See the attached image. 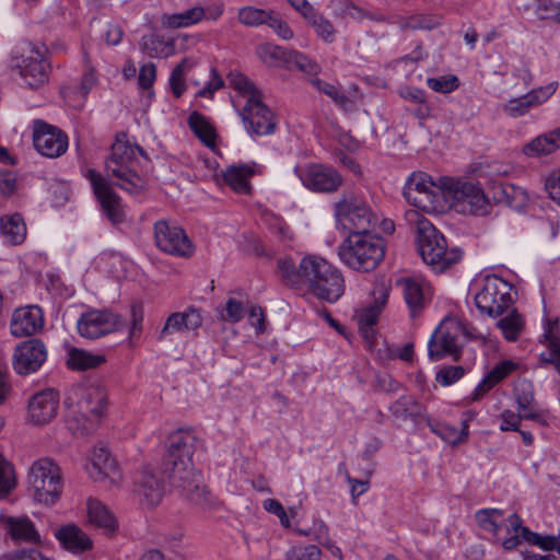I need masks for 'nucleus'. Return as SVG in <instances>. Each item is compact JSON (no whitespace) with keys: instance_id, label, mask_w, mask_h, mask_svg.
<instances>
[{"instance_id":"ddd939ff","label":"nucleus","mask_w":560,"mask_h":560,"mask_svg":"<svg viewBox=\"0 0 560 560\" xmlns=\"http://www.w3.org/2000/svg\"><path fill=\"white\" fill-rule=\"evenodd\" d=\"M446 179H443V186H438L427 174H413L404 188V196L409 203L424 212L441 211L445 201Z\"/></svg>"},{"instance_id":"412c9836","label":"nucleus","mask_w":560,"mask_h":560,"mask_svg":"<svg viewBox=\"0 0 560 560\" xmlns=\"http://www.w3.org/2000/svg\"><path fill=\"white\" fill-rule=\"evenodd\" d=\"M133 490L141 505L148 509L159 505L165 494L164 482L149 467L139 472Z\"/></svg>"},{"instance_id":"4be33fe9","label":"nucleus","mask_w":560,"mask_h":560,"mask_svg":"<svg viewBox=\"0 0 560 560\" xmlns=\"http://www.w3.org/2000/svg\"><path fill=\"white\" fill-rule=\"evenodd\" d=\"M59 395L52 388H47L34 394L27 406V416L34 424H46L57 415Z\"/></svg>"},{"instance_id":"f257e3e1","label":"nucleus","mask_w":560,"mask_h":560,"mask_svg":"<svg viewBox=\"0 0 560 560\" xmlns=\"http://www.w3.org/2000/svg\"><path fill=\"white\" fill-rule=\"evenodd\" d=\"M200 441L188 430H177L168 438L166 454L161 464L170 485L205 513L217 512L221 502L207 489L200 474L192 467L191 457Z\"/></svg>"},{"instance_id":"393cba45","label":"nucleus","mask_w":560,"mask_h":560,"mask_svg":"<svg viewBox=\"0 0 560 560\" xmlns=\"http://www.w3.org/2000/svg\"><path fill=\"white\" fill-rule=\"evenodd\" d=\"M44 326L42 310L38 306H26L14 311L10 331L14 337L33 336Z\"/></svg>"},{"instance_id":"0eeeda50","label":"nucleus","mask_w":560,"mask_h":560,"mask_svg":"<svg viewBox=\"0 0 560 560\" xmlns=\"http://www.w3.org/2000/svg\"><path fill=\"white\" fill-rule=\"evenodd\" d=\"M384 255V240L370 232L350 233L339 247L340 259L358 271L374 270L383 260Z\"/></svg>"},{"instance_id":"58836bf2","label":"nucleus","mask_w":560,"mask_h":560,"mask_svg":"<svg viewBox=\"0 0 560 560\" xmlns=\"http://www.w3.org/2000/svg\"><path fill=\"white\" fill-rule=\"evenodd\" d=\"M0 231L4 240L12 244H21L26 236V226L20 213H14L0 219Z\"/></svg>"},{"instance_id":"5701e85b","label":"nucleus","mask_w":560,"mask_h":560,"mask_svg":"<svg viewBox=\"0 0 560 560\" xmlns=\"http://www.w3.org/2000/svg\"><path fill=\"white\" fill-rule=\"evenodd\" d=\"M299 176L303 185L314 191L331 192L342 183L341 175L332 167L325 165H312Z\"/></svg>"},{"instance_id":"13d9d810","label":"nucleus","mask_w":560,"mask_h":560,"mask_svg":"<svg viewBox=\"0 0 560 560\" xmlns=\"http://www.w3.org/2000/svg\"><path fill=\"white\" fill-rule=\"evenodd\" d=\"M558 84L551 82L545 86L530 90L525 94L532 108H535L545 103L557 90Z\"/></svg>"},{"instance_id":"e2e57ef3","label":"nucleus","mask_w":560,"mask_h":560,"mask_svg":"<svg viewBox=\"0 0 560 560\" xmlns=\"http://www.w3.org/2000/svg\"><path fill=\"white\" fill-rule=\"evenodd\" d=\"M287 62L294 65L299 70L303 72L316 73L318 71L317 63L312 61L305 55L298 51H289Z\"/></svg>"},{"instance_id":"f704fd0d","label":"nucleus","mask_w":560,"mask_h":560,"mask_svg":"<svg viewBox=\"0 0 560 560\" xmlns=\"http://www.w3.org/2000/svg\"><path fill=\"white\" fill-rule=\"evenodd\" d=\"M558 320H547L542 334V342L547 345V352L540 354L542 364H551L560 375V338L558 337Z\"/></svg>"},{"instance_id":"6e6552de","label":"nucleus","mask_w":560,"mask_h":560,"mask_svg":"<svg viewBox=\"0 0 560 560\" xmlns=\"http://www.w3.org/2000/svg\"><path fill=\"white\" fill-rule=\"evenodd\" d=\"M46 47L28 42L16 49L11 57V70L16 72L22 85L31 90H38L49 80L50 66L45 58Z\"/></svg>"},{"instance_id":"72a5a7b5","label":"nucleus","mask_w":560,"mask_h":560,"mask_svg":"<svg viewBox=\"0 0 560 560\" xmlns=\"http://www.w3.org/2000/svg\"><path fill=\"white\" fill-rule=\"evenodd\" d=\"M88 518L90 524L100 528L107 536L113 535L118 528L114 514L96 499L88 501Z\"/></svg>"},{"instance_id":"a878e982","label":"nucleus","mask_w":560,"mask_h":560,"mask_svg":"<svg viewBox=\"0 0 560 560\" xmlns=\"http://www.w3.org/2000/svg\"><path fill=\"white\" fill-rule=\"evenodd\" d=\"M201 324V314L195 307H189L185 312L173 313L166 318L164 326L156 335V339L162 341L171 335L195 330L199 328Z\"/></svg>"},{"instance_id":"4d7b16f0","label":"nucleus","mask_w":560,"mask_h":560,"mask_svg":"<svg viewBox=\"0 0 560 560\" xmlns=\"http://www.w3.org/2000/svg\"><path fill=\"white\" fill-rule=\"evenodd\" d=\"M532 109L525 94L509 100L505 104L502 105V110L504 114L512 118H518L526 115Z\"/></svg>"},{"instance_id":"0e129e2a","label":"nucleus","mask_w":560,"mask_h":560,"mask_svg":"<svg viewBox=\"0 0 560 560\" xmlns=\"http://www.w3.org/2000/svg\"><path fill=\"white\" fill-rule=\"evenodd\" d=\"M534 10L539 20H555L560 23V8L556 2H538Z\"/></svg>"},{"instance_id":"2f4dec72","label":"nucleus","mask_w":560,"mask_h":560,"mask_svg":"<svg viewBox=\"0 0 560 560\" xmlns=\"http://www.w3.org/2000/svg\"><path fill=\"white\" fill-rule=\"evenodd\" d=\"M291 3L325 43H332L335 40L336 31L332 24L323 15L318 14L311 2Z\"/></svg>"},{"instance_id":"20e7f679","label":"nucleus","mask_w":560,"mask_h":560,"mask_svg":"<svg viewBox=\"0 0 560 560\" xmlns=\"http://www.w3.org/2000/svg\"><path fill=\"white\" fill-rule=\"evenodd\" d=\"M143 308L133 304L130 308V319L124 320L119 315L93 310L81 315L77 328L81 337L96 339L116 330H128V338L132 339L142 331Z\"/></svg>"},{"instance_id":"bb28decb","label":"nucleus","mask_w":560,"mask_h":560,"mask_svg":"<svg viewBox=\"0 0 560 560\" xmlns=\"http://www.w3.org/2000/svg\"><path fill=\"white\" fill-rule=\"evenodd\" d=\"M523 521L521 516L516 513H513L508 516V523H506V532H522V536L525 541L538 546L542 550L551 551L557 550L560 555V534L559 536L553 535H547L542 536L537 533L532 532L528 527L523 526Z\"/></svg>"},{"instance_id":"1a4fd4ad","label":"nucleus","mask_w":560,"mask_h":560,"mask_svg":"<svg viewBox=\"0 0 560 560\" xmlns=\"http://www.w3.org/2000/svg\"><path fill=\"white\" fill-rule=\"evenodd\" d=\"M28 491L33 499L46 506L54 505L61 497L63 481L60 467L50 458L35 460L27 475Z\"/></svg>"},{"instance_id":"680f3d73","label":"nucleus","mask_w":560,"mask_h":560,"mask_svg":"<svg viewBox=\"0 0 560 560\" xmlns=\"http://www.w3.org/2000/svg\"><path fill=\"white\" fill-rule=\"evenodd\" d=\"M465 374L464 368L457 366H446L441 369L436 374V382L442 386H450L460 380Z\"/></svg>"},{"instance_id":"cd10ccee","label":"nucleus","mask_w":560,"mask_h":560,"mask_svg":"<svg viewBox=\"0 0 560 560\" xmlns=\"http://www.w3.org/2000/svg\"><path fill=\"white\" fill-rule=\"evenodd\" d=\"M56 539L69 552L79 555L93 548L92 539L75 524H66L55 532Z\"/></svg>"},{"instance_id":"dca6fc26","label":"nucleus","mask_w":560,"mask_h":560,"mask_svg":"<svg viewBox=\"0 0 560 560\" xmlns=\"http://www.w3.org/2000/svg\"><path fill=\"white\" fill-rule=\"evenodd\" d=\"M445 189L453 192L454 206L457 211L470 214H486L488 211L487 199L476 185L470 183H454L446 179Z\"/></svg>"},{"instance_id":"49530a36","label":"nucleus","mask_w":560,"mask_h":560,"mask_svg":"<svg viewBox=\"0 0 560 560\" xmlns=\"http://www.w3.org/2000/svg\"><path fill=\"white\" fill-rule=\"evenodd\" d=\"M288 52L284 48L269 43L257 47V56L268 67L277 68L287 62Z\"/></svg>"},{"instance_id":"c85d7f7f","label":"nucleus","mask_w":560,"mask_h":560,"mask_svg":"<svg viewBox=\"0 0 560 560\" xmlns=\"http://www.w3.org/2000/svg\"><path fill=\"white\" fill-rule=\"evenodd\" d=\"M374 303L358 315V325L361 334L365 339L372 338L374 335V326L376 325L382 307L386 304L388 299V291L384 287L374 290Z\"/></svg>"},{"instance_id":"473e14b6","label":"nucleus","mask_w":560,"mask_h":560,"mask_svg":"<svg viewBox=\"0 0 560 560\" xmlns=\"http://www.w3.org/2000/svg\"><path fill=\"white\" fill-rule=\"evenodd\" d=\"M4 528L15 542L42 544V538L34 523L26 516H10L4 522Z\"/></svg>"},{"instance_id":"2eb2a0df","label":"nucleus","mask_w":560,"mask_h":560,"mask_svg":"<svg viewBox=\"0 0 560 560\" xmlns=\"http://www.w3.org/2000/svg\"><path fill=\"white\" fill-rule=\"evenodd\" d=\"M153 229L156 246L161 250L183 258L192 256L195 247L180 226L159 220L154 223Z\"/></svg>"},{"instance_id":"b1692460","label":"nucleus","mask_w":560,"mask_h":560,"mask_svg":"<svg viewBox=\"0 0 560 560\" xmlns=\"http://www.w3.org/2000/svg\"><path fill=\"white\" fill-rule=\"evenodd\" d=\"M262 173V166L256 162L233 164L222 172L224 183L237 194L249 195L252 185L249 178Z\"/></svg>"},{"instance_id":"a19ab883","label":"nucleus","mask_w":560,"mask_h":560,"mask_svg":"<svg viewBox=\"0 0 560 560\" xmlns=\"http://www.w3.org/2000/svg\"><path fill=\"white\" fill-rule=\"evenodd\" d=\"M140 48L151 58H166L174 52L173 42L165 40L155 34L142 36Z\"/></svg>"},{"instance_id":"8fccbe9b","label":"nucleus","mask_w":560,"mask_h":560,"mask_svg":"<svg viewBox=\"0 0 560 560\" xmlns=\"http://www.w3.org/2000/svg\"><path fill=\"white\" fill-rule=\"evenodd\" d=\"M272 12L257 9L253 5L244 7L238 12L240 22L248 26H258L267 24L271 19Z\"/></svg>"},{"instance_id":"5fc2aeb1","label":"nucleus","mask_w":560,"mask_h":560,"mask_svg":"<svg viewBox=\"0 0 560 560\" xmlns=\"http://www.w3.org/2000/svg\"><path fill=\"white\" fill-rule=\"evenodd\" d=\"M514 397L517 408H526L532 402H535V390L532 382L523 380L520 381L514 387Z\"/></svg>"},{"instance_id":"a18cd8bd","label":"nucleus","mask_w":560,"mask_h":560,"mask_svg":"<svg viewBox=\"0 0 560 560\" xmlns=\"http://www.w3.org/2000/svg\"><path fill=\"white\" fill-rule=\"evenodd\" d=\"M494 198L498 202H504L509 207L517 208L526 200V194L520 187L501 183L494 187Z\"/></svg>"},{"instance_id":"c9c22d12","label":"nucleus","mask_w":560,"mask_h":560,"mask_svg":"<svg viewBox=\"0 0 560 560\" xmlns=\"http://www.w3.org/2000/svg\"><path fill=\"white\" fill-rule=\"evenodd\" d=\"M517 364L512 360H503L494 365L477 385L474 392V399H479L497 384L515 371Z\"/></svg>"},{"instance_id":"f8f14e48","label":"nucleus","mask_w":560,"mask_h":560,"mask_svg":"<svg viewBox=\"0 0 560 560\" xmlns=\"http://www.w3.org/2000/svg\"><path fill=\"white\" fill-rule=\"evenodd\" d=\"M513 304L512 285L498 276H487L475 294V305L490 317L501 316Z\"/></svg>"},{"instance_id":"6e6d98bb","label":"nucleus","mask_w":560,"mask_h":560,"mask_svg":"<svg viewBox=\"0 0 560 560\" xmlns=\"http://www.w3.org/2000/svg\"><path fill=\"white\" fill-rule=\"evenodd\" d=\"M284 560H322L320 549L314 545L291 548Z\"/></svg>"},{"instance_id":"338daca9","label":"nucleus","mask_w":560,"mask_h":560,"mask_svg":"<svg viewBox=\"0 0 560 560\" xmlns=\"http://www.w3.org/2000/svg\"><path fill=\"white\" fill-rule=\"evenodd\" d=\"M545 189L550 199L560 206V170L548 175L545 180Z\"/></svg>"},{"instance_id":"9d476101","label":"nucleus","mask_w":560,"mask_h":560,"mask_svg":"<svg viewBox=\"0 0 560 560\" xmlns=\"http://www.w3.org/2000/svg\"><path fill=\"white\" fill-rule=\"evenodd\" d=\"M135 150L142 155L144 153L140 145L133 148L128 142L116 138L110 148V154L105 161L107 175L117 178L115 184L130 194H139L145 186L144 179L130 167L135 159Z\"/></svg>"},{"instance_id":"37998d69","label":"nucleus","mask_w":560,"mask_h":560,"mask_svg":"<svg viewBox=\"0 0 560 560\" xmlns=\"http://www.w3.org/2000/svg\"><path fill=\"white\" fill-rule=\"evenodd\" d=\"M311 83L322 93L330 97L338 106L346 112L354 109L355 103L347 96L338 86L320 79H313Z\"/></svg>"},{"instance_id":"aec40b11","label":"nucleus","mask_w":560,"mask_h":560,"mask_svg":"<svg viewBox=\"0 0 560 560\" xmlns=\"http://www.w3.org/2000/svg\"><path fill=\"white\" fill-rule=\"evenodd\" d=\"M223 13V5L220 2H213L210 5H195L179 13L167 14L161 16V24L166 28H183L191 26L201 20H217Z\"/></svg>"},{"instance_id":"a211bd4d","label":"nucleus","mask_w":560,"mask_h":560,"mask_svg":"<svg viewBox=\"0 0 560 560\" xmlns=\"http://www.w3.org/2000/svg\"><path fill=\"white\" fill-rule=\"evenodd\" d=\"M46 360V345L38 338H31L15 347L12 364L18 374L28 375L38 371Z\"/></svg>"},{"instance_id":"423d86ee","label":"nucleus","mask_w":560,"mask_h":560,"mask_svg":"<svg viewBox=\"0 0 560 560\" xmlns=\"http://www.w3.org/2000/svg\"><path fill=\"white\" fill-rule=\"evenodd\" d=\"M416 243L423 261L436 272H443L462 259V250L447 248L444 235L428 219L417 221Z\"/></svg>"},{"instance_id":"052dcab7","label":"nucleus","mask_w":560,"mask_h":560,"mask_svg":"<svg viewBox=\"0 0 560 560\" xmlns=\"http://www.w3.org/2000/svg\"><path fill=\"white\" fill-rule=\"evenodd\" d=\"M245 314L244 305L236 299H229L225 303V307L220 313L221 318L229 323H238Z\"/></svg>"},{"instance_id":"79ce46f5","label":"nucleus","mask_w":560,"mask_h":560,"mask_svg":"<svg viewBox=\"0 0 560 560\" xmlns=\"http://www.w3.org/2000/svg\"><path fill=\"white\" fill-rule=\"evenodd\" d=\"M188 126L195 136L207 147L212 148L215 143V130L198 112H192L188 117Z\"/></svg>"},{"instance_id":"6ab92c4d","label":"nucleus","mask_w":560,"mask_h":560,"mask_svg":"<svg viewBox=\"0 0 560 560\" xmlns=\"http://www.w3.org/2000/svg\"><path fill=\"white\" fill-rule=\"evenodd\" d=\"M86 177L107 219L114 224L122 222L124 211L121 209L120 198L114 191L107 179L94 170H89Z\"/></svg>"},{"instance_id":"69168bd1","label":"nucleus","mask_w":560,"mask_h":560,"mask_svg":"<svg viewBox=\"0 0 560 560\" xmlns=\"http://www.w3.org/2000/svg\"><path fill=\"white\" fill-rule=\"evenodd\" d=\"M156 78V68L152 62L141 66L138 75V83L141 89L148 90L152 88Z\"/></svg>"},{"instance_id":"c03bdc74","label":"nucleus","mask_w":560,"mask_h":560,"mask_svg":"<svg viewBox=\"0 0 560 560\" xmlns=\"http://www.w3.org/2000/svg\"><path fill=\"white\" fill-rule=\"evenodd\" d=\"M524 325L523 316L515 308L497 323L498 328L508 341H516L524 329Z\"/></svg>"},{"instance_id":"e433bc0d","label":"nucleus","mask_w":560,"mask_h":560,"mask_svg":"<svg viewBox=\"0 0 560 560\" xmlns=\"http://www.w3.org/2000/svg\"><path fill=\"white\" fill-rule=\"evenodd\" d=\"M400 287L404 300L415 317L425 305V295L422 284L412 278H405L397 281Z\"/></svg>"},{"instance_id":"7ed1b4c3","label":"nucleus","mask_w":560,"mask_h":560,"mask_svg":"<svg viewBox=\"0 0 560 560\" xmlns=\"http://www.w3.org/2000/svg\"><path fill=\"white\" fill-rule=\"evenodd\" d=\"M302 285L328 303L337 302L345 293L341 272L326 259L315 255L302 259Z\"/></svg>"},{"instance_id":"7c9ffc66","label":"nucleus","mask_w":560,"mask_h":560,"mask_svg":"<svg viewBox=\"0 0 560 560\" xmlns=\"http://www.w3.org/2000/svg\"><path fill=\"white\" fill-rule=\"evenodd\" d=\"M389 411L395 419L404 422L410 420L416 424L429 417L425 407L409 395L400 396L390 405Z\"/></svg>"},{"instance_id":"f03ea898","label":"nucleus","mask_w":560,"mask_h":560,"mask_svg":"<svg viewBox=\"0 0 560 560\" xmlns=\"http://www.w3.org/2000/svg\"><path fill=\"white\" fill-rule=\"evenodd\" d=\"M229 85L245 98L240 116L250 135L269 136L276 131L277 121L272 110L262 102L260 91L243 73L230 71Z\"/></svg>"},{"instance_id":"603ef678","label":"nucleus","mask_w":560,"mask_h":560,"mask_svg":"<svg viewBox=\"0 0 560 560\" xmlns=\"http://www.w3.org/2000/svg\"><path fill=\"white\" fill-rule=\"evenodd\" d=\"M427 85L434 92L448 94L459 86V79L454 74L442 75L439 78H428Z\"/></svg>"},{"instance_id":"f3484780","label":"nucleus","mask_w":560,"mask_h":560,"mask_svg":"<svg viewBox=\"0 0 560 560\" xmlns=\"http://www.w3.org/2000/svg\"><path fill=\"white\" fill-rule=\"evenodd\" d=\"M33 143L38 153L58 158L68 149V136L58 127L43 120L34 121Z\"/></svg>"},{"instance_id":"ea45409f","label":"nucleus","mask_w":560,"mask_h":560,"mask_svg":"<svg viewBox=\"0 0 560 560\" xmlns=\"http://www.w3.org/2000/svg\"><path fill=\"white\" fill-rule=\"evenodd\" d=\"M105 362V357L82 349L72 348L68 353L67 365L71 370L84 371L95 369Z\"/></svg>"},{"instance_id":"4c0bfd02","label":"nucleus","mask_w":560,"mask_h":560,"mask_svg":"<svg viewBox=\"0 0 560 560\" xmlns=\"http://www.w3.org/2000/svg\"><path fill=\"white\" fill-rule=\"evenodd\" d=\"M560 148V128L538 136L524 147L527 156L548 155Z\"/></svg>"},{"instance_id":"bf43d9fd","label":"nucleus","mask_w":560,"mask_h":560,"mask_svg":"<svg viewBox=\"0 0 560 560\" xmlns=\"http://www.w3.org/2000/svg\"><path fill=\"white\" fill-rule=\"evenodd\" d=\"M503 517V512L499 509H482L476 512L475 518L480 528L486 532L493 529L495 521Z\"/></svg>"},{"instance_id":"864d4df0","label":"nucleus","mask_w":560,"mask_h":560,"mask_svg":"<svg viewBox=\"0 0 560 560\" xmlns=\"http://www.w3.org/2000/svg\"><path fill=\"white\" fill-rule=\"evenodd\" d=\"M187 60H182L172 71L168 83L173 95L179 98L186 91L185 73Z\"/></svg>"},{"instance_id":"39448f33","label":"nucleus","mask_w":560,"mask_h":560,"mask_svg":"<svg viewBox=\"0 0 560 560\" xmlns=\"http://www.w3.org/2000/svg\"><path fill=\"white\" fill-rule=\"evenodd\" d=\"M75 398L69 396L65 400L69 409L68 427L69 429L88 434L97 425L101 417L107 407V398L104 389L100 387H78L73 390Z\"/></svg>"},{"instance_id":"4468645a","label":"nucleus","mask_w":560,"mask_h":560,"mask_svg":"<svg viewBox=\"0 0 560 560\" xmlns=\"http://www.w3.org/2000/svg\"><path fill=\"white\" fill-rule=\"evenodd\" d=\"M337 221L350 233H369L377 223V215L359 197L345 196L335 205Z\"/></svg>"},{"instance_id":"9b49d317","label":"nucleus","mask_w":560,"mask_h":560,"mask_svg":"<svg viewBox=\"0 0 560 560\" xmlns=\"http://www.w3.org/2000/svg\"><path fill=\"white\" fill-rule=\"evenodd\" d=\"M469 337L470 334L463 322L457 318H445L429 339V359L439 361L447 355L457 358L462 346Z\"/></svg>"},{"instance_id":"774afa93","label":"nucleus","mask_w":560,"mask_h":560,"mask_svg":"<svg viewBox=\"0 0 560 560\" xmlns=\"http://www.w3.org/2000/svg\"><path fill=\"white\" fill-rule=\"evenodd\" d=\"M9 560H50L36 548H22L11 556Z\"/></svg>"},{"instance_id":"c756f323","label":"nucleus","mask_w":560,"mask_h":560,"mask_svg":"<svg viewBox=\"0 0 560 560\" xmlns=\"http://www.w3.org/2000/svg\"><path fill=\"white\" fill-rule=\"evenodd\" d=\"M90 475L95 480L108 478L114 483L118 482L120 479L118 463L107 448L98 447L93 451Z\"/></svg>"},{"instance_id":"09e8293b","label":"nucleus","mask_w":560,"mask_h":560,"mask_svg":"<svg viewBox=\"0 0 560 560\" xmlns=\"http://www.w3.org/2000/svg\"><path fill=\"white\" fill-rule=\"evenodd\" d=\"M278 269L281 272L282 279L291 287L302 285V261L296 268L293 259L280 258L278 260Z\"/></svg>"},{"instance_id":"3c124183","label":"nucleus","mask_w":560,"mask_h":560,"mask_svg":"<svg viewBox=\"0 0 560 560\" xmlns=\"http://www.w3.org/2000/svg\"><path fill=\"white\" fill-rule=\"evenodd\" d=\"M425 422L431 432L440 436L443 441L450 444H458L459 434L456 428L434 420L431 417H425Z\"/></svg>"},{"instance_id":"de8ad7c7","label":"nucleus","mask_w":560,"mask_h":560,"mask_svg":"<svg viewBox=\"0 0 560 560\" xmlns=\"http://www.w3.org/2000/svg\"><path fill=\"white\" fill-rule=\"evenodd\" d=\"M16 487L13 465L0 454V498H7Z\"/></svg>"}]
</instances>
